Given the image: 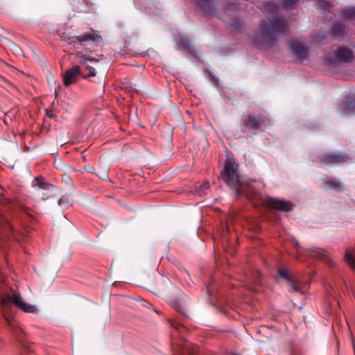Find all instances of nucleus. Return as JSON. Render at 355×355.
<instances>
[{"instance_id":"obj_1","label":"nucleus","mask_w":355,"mask_h":355,"mask_svg":"<svg viewBox=\"0 0 355 355\" xmlns=\"http://www.w3.org/2000/svg\"><path fill=\"white\" fill-rule=\"evenodd\" d=\"M68 44L73 46L76 51L74 53L76 58L80 60V63L88 72L84 74L81 72V76L84 79L94 77L96 75L95 69L87 64L90 62H98L99 59L92 56V51L86 48L87 45L90 44H99L103 42L102 37L96 33L93 28L89 31L76 36H69L66 38Z\"/></svg>"},{"instance_id":"obj_2","label":"nucleus","mask_w":355,"mask_h":355,"mask_svg":"<svg viewBox=\"0 0 355 355\" xmlns=\"http://www.w3.org/2000/svg\"><path fill=\"white\" fill-rule=\"evenodd\" d=\"M259 33L252 38V43L261 48L265 46H272L279 35H286L288 25L285 19L278 17L268 18V21L261 20L259 22Z\"/></svg>"},{"instance_id":"obj_3","label":"nucleus","mask_w":355,"mask_h":355,"mask_svg":"<svg viewBox=\"0 0 355 355\" xmlns=\"http://www.w3.org/2000/svg\"><path fill=\"white\" fill-rule=\"evenodd\" d=\"M220 178L227 187L234 190L237 196L242 195L240 189L242 182L239 171V164L235 162L232 154L227 155Z\"/></svg>"},{"instance_id":"obj_4","label":"nucleus","mask_w":355,"mask_h":355,"mask_svg":"<svg viewBox=\"0 0 355 355\" xmlns=\"http://www.w3.org/2000/svg\"><path fill=\"white\" fill-rule=\"evenodd\" d=\"M351 160L349 154L341 152L326 153L318 156V162L320 166L340 164L348 162Z\"/></svg>"},{"instance_id":"obj_5","label":"nucleus","mask_w":355,"mask_h":355,"mask_svg":"<svg viewBox=\"0 0 355 355\" xmlns=\"http://www.w3.org/2000/svg\"><path fill=\"white\" fill-rule=\"evenodd\" d=\"M353 57V53L350 49L340 46L334 51L333 55H326L324 59L330 64L346 63L351 61Z\"/></svg>"},{"instance_id":"obj_6","label":"nucleus","mask_w":355,"mask_h":355,"mask_svg":"<svg viewBox=\"0 0 355 355\" xmlns=\"http://www.w3.org/2000/svg\"><path fill=\"white\" fill-rule=\"evenodd\" d=\"M9 301L12 302L21 311L28 313H37L38 309L36 306L26 303L22 299L19 293H14L12 296H8L1 300V304L6 305Z\"/></svg>"},{"instance_id":"obj_7","label":"nucleus","mask_w":355,"mask_h":355,"mask_svg":"<svg viewBox=\"0 0 355 355\" xmlns=\"http://www.w3.org/2000/svg\"><path fill=\"white\" fill-rule=\"evenodd\" d=\"M265 116L260 114H252L242 118L243 128L250 130H258L264 123Z\"/></svg>"},{"instance_id":"obj_8","label":"nucleus","mask_w":355,"mask_h":355,"mask_svg":"<svg viewBox=\"0 0 355 355\" xmlns=\"http://www.w3.org/2000/svg\"><path fill=\"white\" fill-rule=\"evenodd\" d=\"M264 202L270 209L277 211L288 212L293 209V204L288 200L268 197Z\"/></svg>"},{"instance_id":"obj_9","label":"nucleus","mask_w":355,"mask_h":355,"mask_svg":"<svg viewBox=\"0 0 355 355\" xmlns=\"http://www.w3.org/2000/svg\"><path fill=\"white\" fill-rule=\"evenodd\" d=\"M277 274L280 278L285 280L291 287V291L294 293L302 292L300 284L294 279L286 268H278Z\"/></svg>"},{"instance_id":"obj_10","label":"nucleus","mask_w":355,"mask_h":355,"mask_svg":"<svg viewBox=\"0 0 355 355\" xmlns=\"http://www.w3.org/2000/svg\"><path fill=\"white\" fill-rule=\"evenodd\" d=\"M9 234H13V227L8 219L3 215H0V248H4L5 239L3 234L10 237Z\"/></svg>"},{"instance_id":"obj_11","label":"nucleus","mask_w":355,"mask_h":355,"mask_svg":"<svg viewBox=\"0 0 355 355\" xmlns=\"http://www.w3.org/2000/svg\"><path fill=\"white\" fill-rule=\"evenodd\" d=\"M78 76H81V69L78 65L73 66L69 69L67 70L63 75V83L66 87L73 84L78 78Z\"/></svg>"},{"instance_id":"obj_12","label":"nucleus","mask_w":355,"mask_h":355,"mask_svg":"<svg viewBox=\"0 0 355 355\" xmlns=\"http://www.w3.org/2000/svg\"><path fill=\"white\" fill-rule=\"evenodd\" d=\"M15 336L20 345V347L24 351L21 355H33L31 353L32 352L31 345L24 337L23 330L20 328L17 329L15 331Z\"/></svg>"},{"instance_id":"obj_13","label":"nucleus","mask_w":355,"mask_h":355,"mask_svg":"<svg viewBox=\"0 0 355 355\" xmlns=\"http://www.w3.org/2000/svg\"><path fill=\"white\" fill-rule=\"evenodd\" d=\"M290 49L292 53L300 59L306 58L309 53L306 47L304 46L301 43L296 41H290Z\"/></svg>"},{"instance_id":"obj_14","label":"nucleus","mask_w":355,"mask_h":355,"mask_svg":"<svg viewBox=\"0 0 355 355\" xmlns=\"http://www.w3.org/2000/svg\"><path fill=\"white\" fill-rule=\"evenodd\" d=\"M180 355H197L199 347L187 340H183L180 347Z\"/></svg>"},{"instance_id":"obj_15","label":"nucleus","mask_w":355,"mask_h":355,"mask_svg":"<svg viewBox=\"0 0 355 355\" xmlns=\"http://www.w3.org/2000/svg\"><path fill=\"white\" fill-rule=\"evenodd\" d=\"M178 44L182 49L188 51L192 55L197 58V51L191 46L190 39L186 35H180Z\"/></svg>"},{"instance_id":"obj_16","label":"nucleus","mask_w":355,"mask_h":355,"mask_svg":"<svg viewBox=\"0 0 355 355\" xmlns=\"http://www.w3.org/2000/svg\"><path fill=\"white\" fill-rule=\"evenodd\" d=\"M32 186L35 188L43 189L45 191H49L51 189H54L55 187L51 183L47 182L46 180L42 176L35 178L32 182Z\"/></svg>"},{"instance_id":"obj_17","label":"nucleus","mask_w":355,"mask_h":355,"mask_svg":"<svg viewBox=\"0 0 355 355\" xmlns=\"http://www.w3.org/2000/svg\"><path fill=\"white\" fill-rule=\"evenodd\" d=\"M213 1L214 0H195L196 5L204 12L209 15H212L215 10V8L212 6Z\"/></svg>"},{"instance_id":"obj_18","label":"nucleus","mask_w":355,"mask_h":355,"mask_svg":"<svg viewBox=\"0 0 355 355\" xmlns=\"http://www.w3.org/2000/svg\"><path fill=\"white\" fill-rule=\"evenodd\" d=\"M340 106L343 110L346 111H354L355 110V96H347L342 101Z\"/></svg>"},{"instance_id":"obj_19","label":"nucleus","mask_w":355,"mask_h":355,"mask_svg":"<svg viewBox=\"0 0 355 355\" xmlns=\"http://www.w3.org/2000/svg\"><path fill=\"white\" fill-rule=\"evenodd\" d=\"M324 184L327 186V187L336 191H341L344 189L341 182L339 180L329 179L328 177H327V180L324 181Z\"/></svg>"},{"instance_id":"obj_20","label":"nucleus","mask_w":355,"mask_h":355,"mask_svg":"<svg viewBox=\"0 0 355 355\" xmlns=\"http://www.w3.org/2000/svg\"><path fill=\"white\" fill-rule=\"evenodd\" d=\"M345 30V26L344 24L336 23L332 26L331 32L334 35L340 37L344 35Z\"/></svg>"},{"instance_id":"obj_21","label":"nucleus","mask_w":355,"mask_h":355,"mask_svg":"<svg viewBox=\"0 0 355 355\" xmlns=\"http://www.w3.org/2000/svg\"><path fill=\"white\" fill-rule=\"evenodd\" d=\"M344 259L352 268L355 270V259L352 250H346L344 256Z\"/></svg>"},{"instance_id":"obj_22","label":"nucleus","mask_w":355,"mask_h":355,"mask_svg":"<svg viewBox=\"0 0 355 355\" xmlns=\"http://www.w3.org/2000/svg\"><path fill=\"white\" fill-rule=\"evenodd\" d=\"M305 252L309 256L317 258H322L324 255V252L321 249L316 247H313L310 249L306 250Z\"/></svg>"},{"instance_id":"obj_23","label":"nucleus","mask_w":355,"mask_h":355,"mask_svg":"<svg viewBox=\"0 0 355 355\" xmlns=\"http://www.w3.org/2000/svg\"><path fill=\"white\" fill-rule=\"evenodd\" d=\"M210 184L209 182H203L197 190V193L199 196L206 194L207 191L209 189Z\"/></svg>"},{"instance_id":"obj_24","label":"nucleus","mask_w":355,"mask_h":355,"mask_svg":"<svg viewBox=\"0 0 355 355\" xmlns=\"http://www.w3.org/2000/svg\"><path fill=\"white\" fill-rule=\"evenodd\" d=\"M266 11L268 12L276 13L278 10L277 6L271 2L266 3L264 6Z\"/></svg>"},{"instance_id":"obj_25","label":"nucleus","mask_w":355,"mask_h":355,"mask_svg":"<svg viewBox=\"0 0 355 355\" xmlns=\"http://www.w3.org/2000/svg\"><path fill=\"white\" fill-rule=\"evenodd\" d=\"M58 205L60 206L65 205L66 207H69L70 205H71V202L69 200V197L67 195L62 196L58 200Z\"/></svg>"},{"instance_id":"obj_26","label":"nucleus","mask_w":355,"mask_h":355,"mask_svg":"<svg viewBox=\"0 0 355 355\" xmlns=\"http://www.w3.org/2000/svg\"><path fill=\"white\" fill-rule=\"evenodd\" d=\"M344 15L347 17H352L355 16V8L354 7H345L343 11Z\"/></svg>"},{"instance_id":"obj_27","label":"nucleus","mask_w":355,"mask_h":355,"mask_svg":"<svg viewBox=\"0 0 355 355\" xmlns=\"http://www.w3.org/2000/svg\"><path fill=\"white\" fill-rule=\"evenodd\" d=\"M318 6L322 9V10H329L331 8V5L324 1V0H320L318 2Z\"/></svg>"},{"instance_id":"obj_28","label":"nucleus","mask_w":355,"mask_h":355,"mask_svg":"<svg viewBox=\"0 0 355 355\" xmlns=\"http://www.w3.org/2000/svg\"><path fill=\"white\" fill-rule=\"evenodd\" d=\"M209 80L212 83V84H214L215 86H218L219 83L218 79L211 72L209 73Z\"/></svg>"},{"instance_id":"obj_29","label":"nucleus","mask_w":355,"mask_h":355,"mask_svg":"<svg viewBox=\"0 0 355 355\" xmlns=\"http://www.w3.org/2000/svg\"><path fill=\"white\" fill-rule=\"evenodd\" d=\"M297 0H284L283 5L288 8L295 4Z\"/></svg>"},{"instance_id":"obj_30","label":"nucleus","mask_w":355,"mask_h":355,"mask_svg":"<svg viewBox=\"0 0 355 355\" xmlns=\"http://www.w3.org/2000/svg\"><path fill=\"white\" fill-rule=\"evenodd\" d=\"M232 26L233 28L238 31H240L242 28V26H243V24L242 23L239 21V20H236L233 24H232Z\"/></svg>"},{"instance_id":"obj_31","label":"nucleus","mask_w":355,"mask_h":355,"mask_svg":"<svg viewBox=\"0 0 355 355\" xmlns=\"http://www.w3.org/2000/svg\"><path fill=\"white\" fill-rule=\"evenodd\" d=\"M98 176L99 177V178H101L102 180H107L108 181H110V180L108 178V175H107V171L103 172L101 175L98 174Z\"/></svg>"},{"instance_id":"obj_32","label":"nucleus","mask_w":355,"mask_h":355,"mask_svg":"<svg viewBox=\"0 0 355 355\" xmlns=\"http://www.w3.org/2000/svg\"><path fill=\"white\" fill-rule=\"evenodd\" d=\"M171 326L173 328H175V329L177 330L178 332H181L182 330H183L184 329V327H182L181 325L175 324V323H171Z\"/></svg>"},{"instance_id":"obj_33","label":"nucleus","mask_w":355,"mask_h":355,"mask_svg":"<svg viewBox=\"0 0 355 355\" xmlns=\"http://www.w3.org/2000/svg\"><path fill=\"white\" fill-rule=\"evenodd\" d=\"M46 114L47 116H49L51 119L54 118L55 115L53 114V111L51 110H46Z\"/></svg>"},{"instance_id":"obj_34","label":"nucleus","mask_w":355,"mask_h":355,"mask_svg":"<svg viewBox=\"0 0 355 355\" xmlns=\"http://www.w3.org/2000/svg\"><path fill=\"white\" fill-rule=\"evenodd\" d=\"M49 198H50V196H48V195H46V194H44V195L42 196L41 199H42V200H48Z\"/></svg>"},{"instance_id":"obj_35","label":"nucleus","mask_w":355,"mask_h":355,"mask_svg":"<svg viewBox=\"0 0 355 355\" xmlns=\"http://www.w3.org/2000/svg\"><path fill=\"white\" fill-rule=\"evenodd\" d=\"M295 244H296L297 246H300V245H299L297 241L295 242Z\"/></svg>"},{"instance_id":"obj_36","label":"nucleus","mask_w":355,"mask_h":355,"mask_svg":"<svg viewBox=\"0 0 355 355\" xmlns=\"http://www.w3.org/2000/svg\"><path fill=\"white\" fill-rule=\"evenodd\" d=\"M207 291L209 292V287L208 286L207 288Z\"/></svg>"}]
</instances>
